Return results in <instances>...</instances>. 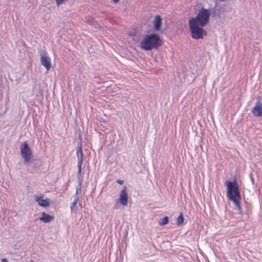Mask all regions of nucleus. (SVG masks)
Instances as JSON below:
<instances>
[{
    "mask_svg": "<svg viewBox=\"0 0 262 262\" xmlns=\"http://www.w3.org/2000/svg\"><path fill=\"white\" fill-rule=\"evenodd\" d=\"M224 184L227 188V197L233 202L238 209H241L240 201L241 197L237 182L235 181L232 182L227 181Z\"/></svg>",
    "mask_w": 262,
    "mask_h": 262,
    "instance_id": "f257e3e1",
    "label": "nucleus"
},
{
    "mask_svg": "<svg viewBox=\"0 0 262 262\" xmlns=\"http://www.w3.org/2000/svg\"><path fill=\"white\" fill-rule=\"evenodd\" d=\"M162 45V40L156 34L146 35L140 42V47L145 51L158 49Z\"/></svg>",
    "mask_w": 262,
    "mask_h": 262,
    "instance_id": "f03ea898",
    "label": "nucleus"
},
{
    "mask_svg": "<svg viewBox=\"0 0 262 262\" xmlns=\"http://www.w3.org/2000/svg\"><path fill=\"white\" fill-rule=\"evenodd\" d=\"M210 17L209 11L208 9L202 8L195 17L190 18L189 21L194 20L195 24L200 27H204L209 22Z\"/></svg>",
    "mask_w": 262,
    "mask_h": 262,
    "instance_id": "7ed1b4c3",
    "label": "nucleus"
},
{
    "mask_svg": "<svg viewBox=\"0 0 262 262\" xmlns=\"http://www.w3.org/2000/svg\"><path fill=\"white\" fill-rule=\"evenodd\" d=\"M189 26L191 32V37L195 39L203 38L204 35H207V31L195 24L194 20L189 21Z\"/></svg>",
    "mask_w": 262,
    "mask_h": 262,
    "instance_id": "20e7f679",
    "label": "nucleus"
},
{
    "mask_svg": "<svg viewBox=\"0 0 262 262\" xmlns=\"http://www.w3.org/2000/svg\"><path fill=\"white\" fill-rule=\"evenodd\" d=\"M20 153L26 162L29 163L31 159L32 151L27 142H24L20 147Z\"/></svg>",
    "mask_w": 262,
    "mask_h": 262,
    "instance_id": "39448f33",
    "label": "nucleus"
},
{
    "mask_svg": "<svg viewBox=\"0 0 262 262\" xmlns=\"http://www.w3.org/2000/svg\"><path fill=\"white\" fill-rule=\"evenodd\" d=\"M40 62L47 70L49 71L51 68V60L45 51L40 54Z\"/></svg>",
    "mask_w": 262,
    "mask_h": 262,
    "instance_id": "423d86ee",
    "label": "nucleus"
},
{
    "mask_svg": "<svg viewBox=\"0 0 262 262\" xmlns=\"http://www.w3.org/2000/svg\"><path fill=\"white\" fill-rule=\"evenodd\" d=\"M120 203L124 206H126L128 204V197L127 193V188L126 186H124L121 190L119 198Z\"/></svg>",
    "mask_w": 262,
    "mask_h": 262,
    "instance_id": "0eeeda50",
    "label": "nucleus"
},
{
    "mask_svg": "<svg viewBox=\"0 0 262 262\" xmlns=\"http://www.w3.org/2000/svg\"><path fill=\"white\" fill-rule=\"evenodd\" d=\"M34 200L41 207H47L50 205L49 200L47 198L45 199L43 195L41 194L34 195Z\"/></svg>",
    "mask_w": 262,
    "mask_h": 262,
    "instance_id": "6e6552de",
    "label": "nucleus"
},
{
    "mask_svg": "<svg viewBox=\"0 0 262 262\" xmlns=\"http://www.w3.org/2000/svg\"><path fill=\"white\" fill-rule=\"evenodd\" d=\"M251 112L254 117H262V103L257 102L252 108Z\"/></svg>",
    "mask_w": 262,
    "mask_h": 262,
    "instance_id": "1a4fd4ad",
    "label": "nucleus"
},
{
    "mask_svg": "<svg viewBox=\"0 0 262 262\" xmlns=\"http://www.w3.org/2000/svg\"><path fill=\"white\" fill-rule=\"evenodd\" d=\"M76 154L78 158V173H80L81 172V167L83 161V152L81 147H80L77 150Z\"/></svg>",
    "mask_w": 262,
    "mask_h": 262,
    "instance_id": "9d476101",
    "label": "nucleus"
},
{
    "mask_svg": "<svg viewBox=\"0 0 262 262\" xmlns=\"http://www.w3.org/2000/svg\"><path fill=\"white\" fill-rule=\"evenodd\" d=\"M162 20V18L159 15L155 16L153 20V26L156 31H159L161 30Z\"/></svg>",
    "mask_w": 262,
    "mask_h": 262,
    "instance_id": "9b49d317",
    "label": "nucleus"
},
{
    "mask_svg": "<svg viewBox=\"0 0 262 262\" xmlns=\"http://www.w3.org/2000/svg\"><path fill=\"white\" fill-rule=\"evenodd\" d=\"M39 219L41 222L48 223L54 220V216L47 214L45 212H43L41 213V216L39 217Z\"/></svg>",
    "mask_w": 262,
    "mask_h": 262,
    "instance_id": "f8f14e48",
    "label": "nucleus"
},
{
    "mask_svg": "<svg viewBox=\"0 0 262 262\" xmlns=\"http://www.w3.org/2000/svg\"><path fill=\"white\" fill-rule=\"evenodd\" d=\"M184 217L183 215V213L182 212L180 213V215L178 216L177 219V223L178 225L180 226L182 225L184 223Z\"/></svg>",
    "mask_w": 262,
    "mask_h": 262,
    "instance_id": "ddd939ff",
    "label": "nucleus"
},
{
    "mask_svg": "<svg viewBox=\"0 0 262 262\" xmlns=\"http://www.w3.org/2000/svg\"><path fill=\"white\" fill-rule=\"evenodd\" d=\"M168 222V217L165 216L164 218L161 219L159 222V224L161 226H163L167 224Z\"/></svg>",
    "mask_w": 262,
    "mask_h": 262,
    "instance_id": "4468645a",
    "label": "nucleus"
},
{
    "mask_svg": "<svg viewBox=\"0 0 262 262\" xmlns=\"http://www.w3.org/2000/svg\"><path fill=\"white\" fill-rule=\"evenodd\" d=\"M78 201V198L77 196H75L74 201L72 202L71 206V210L72 211L77 204V202Z\"/></svg>",
    "mask_w": 262,
    "mask_h": 262,
    "instance_id": "2eb2a0df",
    "label": "nucleus"
},
{
    "mask_svg": "<svg viewBox=\"0 0 262 262\" xmlns=\"http://www.w3.org/2000/svg\"><path fill=\"white\" fill-rule=\"evenodd\" d=\"M68 0H55L57 6H59L62 3H63L64 2L67 1Z\"/></svg>",
    "mask_w": 262,
    "mask_h": 262,
    "instance_id": "dca6fc26",
    "label": "nucleus"
},
{
    "mask_svg": "<svg viewBox=\"0 0 262 262\" xmlns=\"http://www.w3.org/2000/svg\"><path fill=\"white\" fill-rule=\"evenodd\" d=\"M116 182L118 184H119L120 185H122L124 183L123 181L122 180H117L116 181Z\"/></svg>",
    "mask_w": 262,
    "mask_h": 262,
    "instance_id": "f3484780",
    "label": "nucleus"
},
{
    "mask_svg": "<svg viewBox=\"0 0 262 262\" xmlns=\"http://www.w3.org/2000/svg\"><path fill=\"white\" fill-rule=\"evenodd\" d=\"M2 262H8V261L6 258H3L2 259Z\"/></svg>",
    "mask_w": 262,
    "mask_h": 262,
    "instance_id": "a211bd4d",
    "label": "nucleus"
},
{
    "mask_svg": "<svg viewBox=\"0 0 262 262\" xmlns=\"http://www.w3.org/2000/svg\"><path fill=\"white\" fill-rule=\"evenodd\" d=\"M112 1L114 2V3H117L119 0H112Z\"/></svg>",
    "mask_w": 262,
    "mask_h": 262,
    "instance_id": "6ab92c4d",
    "label": "nucleus"
},
{
    "mask_svg": "<svg viewBox=\"0 0 262 262\" xmlns=\"http://www.w3.org/2000/svg\"><path fill=\"white\" fill-rule=\"evenodd\" d=\"M31 262H34L33 260H31Z\"/></svg>",
    "mask_w": 262,
    "mask_h": 262,
    "instance_id": "aec40b11",
    "label": "nucleus"
}]
</instances>
